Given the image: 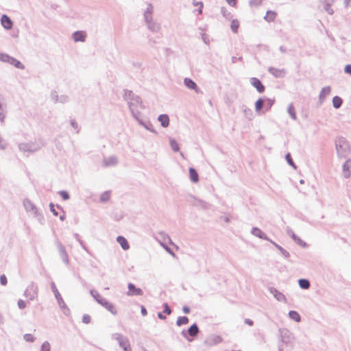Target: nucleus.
<instances>
[{"instance_id": "54", "label": "nucleus", "mask_w": 351, "mask_h": 351, "mask_svg": "<svg viewBox=\"0 0 351 351\" xmlns=\"http://www.w3.org/2000/svg\"><path fill=\"white\" fill-rule=\"evenodd\" d=\"M59 194L64 200H67L70 197L69 193L66 191H60Z\"/></svg>"}, {"instance_id": "27", "label": "nucleus", "mask_w": 351, "mask_h": 351, "mask_svg": "<svg viewBox=\"0 0 351 351\" xmlns=\"http://www.w3.org/2000/svg\"><path fill=\"white\" fill-rule=\"evenodd\" d=\"M241 108V110L243 112L245 117L247 119L252 120L253 119L254 113H253V111L252 110V109L249 108L248 107H247L245 105H242Z\"/></svg>"}, {"instance_id": "50", "label": "nucleus", "mask_w": 351, "mask_h": 351, "mask_svg": "<svg viewBox=\"0 0 351 351\" xmlns=\"http://www.w3.org/2000/svg\"><path fill=\"white\" fill-rule=\"evenodd\" d=\"M40 351H51V346L49 341H45L41 345Z\"/></svg>"}, {"instance_id": "7", "label": "nucleus", "mask_w": 351, "mask_h": 351, "mask_svg": "<svg viewBox=\"0 0 351 351\" xmlns=\"http://www.w3.org/2000/svg\"><path fill=\"white\" fill-rule=\"evenodd\" d=\"M38 295V286L32 282L24 291L23 295L29 300H34Z\"/></svg>"}, {"instance_id": "13", "label": "nucleus", "mask_w": 351, "mask_h": 351, "mask_svg": "<svg viewBox=\"0 0 351 351\" xmlns=\"http://www.w3.org/2000/svg\"><path fill=\"white\" fill-rule=\"evenodd\" d=\"M56 245L58 249V251H59V254H60V256L62 260V261L66 264V265H69V257H68V254H67V252L65 250V247H64V245L59 241H56Z\"/></svg>"}, {"instance_id": "63", "label": "nucleus", "mask_w": 351, "mask_h": 351, "mask_svg": "<svg viewBox=\"0 0 351 351\" xmlns=\"http://www.w3.org/2000/svg\"><path fill=\"white\" fill-rule=\"evenodd\" d=\"M7 144L5 141L0 136V149H5Z\"/></svg>"}, {"instance_id": "4", "label": "nucleus", "mask_w": 351, "mask_h": 351, "mask_svg": "<svg viewBox=\"0 0 351 351\" xmlns=\"http://www.w3.org/2000/svg\"><path fill=\"white\" fill-rule=\"evenodd\" d=\"M44 146L41 140L29 143H21L19 144V149L24 153H34L40 149Z\"/></svg>"}, {"instance_id": "20", "label": "nucleus", "mask_w": 351, "mask_h": 351, "mask_svg": "<svg viewBox=\"0 0 351 351\" xmlns=\"http://www.w3.org/2000/svg\"><path fill=\"white\" fill-rule=\"evenodd\" d=\"M251 233L255 237H257L260 239L268 241L270 242L271 241L269 237L258 228L254 227L251 230Z\"/></svg>"}, {"instance_id": "57", "label": "nucleus", "mask_w": 351, "mask_h": 351, "mask_svg": "<svg viewBox=\"0 0 351 351\" xmlns=\"http://www.w3.org/2000/svg\"><path fill=\"white\" fill-rule=\"evenodd\" d=\"M287 234L291 237V239L294 241L297 238V235L289 228H287Z\"/></svg>"}, {"instance_id": "10", "label": "nucleus", "mask_w": 351, "mask_h": 351, "mask_svg": "<svg viewBox=\"0 0 351 351\" xmlns=\"http://www.w3.org/2000/svg\"><path fill=\"white\" fill-rule=\"evenodd\" d=\"M51 99L54 103L66 104L69 101V97L66 95H58L57 91L51 93Z\"/></svg>"}, {"instance_id": "31", "label": "nucleus", "mask_w": 351, "mask_h": 351, "mask_svg": "<svg viewBox=\"0 0 351 351\" xmlns=\"http://www.w3.org/2000/svg\"><path fill=\"white\" fill-rule=\"evenodd\" d=\"M270 243H271L282 254V255L286 258H288L290 256V254L289 252H287L286 250H285L282 247L277 244L273 241H270Z\"/></svg>"}, {"instance_id": "56", "label": "nucleus", "mask_w": 351, "mask_h": 351, "mask_svg": "<svg viewBox=\"0 0 351 351\" xmlns=\"http://www.w3.org/2000/svg\"><path fill=\"white\" fill-rule=\"evenodd\" d=\"M262 0H250L249 4L250 6H258L261 4Z\"/></svg>"}, {"instance_id": "46", "label": "nucleus", "mask_w": 351, "mask_h": 351, "mask_svg": "<svg viewBox=\"0 0 351 351\" xmlns=\"http://www.w3.org/2000/svg\"><path fill=\"white\" fill-rule=\"evenodd\" d=\"M239 27V22L236 19L232 20L231 22V25H230L232 31L234 33H237Z\"/></svg>"}, {"instance_id": "48", "label": "nucleus", "mask_w": 351, "mask_h": 351, "mask_svg": "<svg viewBox=\"0 0 351 351\" xmlns=\"http://www.w3.org/2000/svg\"><path fill=\"white\" fill-rule=\"evenodd\" d=\"M285 159H286V160H287V163H288L290 166H291L292 167H293V169H295L297 168V167H296L295 164L294 163L293 160H292V158H291V156L290 153H287V154H286V156H285Z\"/></svg>"}, {"instance_id": "34", "label": "nucleus", "mask_w": 351, "mask_h": 351, "mask_svg": "<svg viewBox=\"0 0 351 351\" xmlns=\"http://www.w3.org/2000/svg\"><path fill=\"white\" fill-rule=\"evenodd\" d=\"M298 284L300 287L303 289H308L311 286L309 280L304 278L300 279L298 280Z\"/></svg>"}, {"instance_id": "53", "label": "nucleus", "mask_w": 351, "mask_h": 351, "mask_svg": "<svg viewBox=\"0 0 351 351\" xmlns=\"http://www.w3.org/2000/svg\"><path fill=\"white\" fill-rule=\"evenodd\" d=\"M275 102L274 99H266V110H269Z\"/></svg>"}, {"instance_id": "29", "label": "nucleus", "mask_w": 351, "mask_h": 351, "mask_svg": "<svg viewBox=\"0 0 351 351\" xmlns=\"http://www.w3.org/2000/svg\"><path fill=\"white\" fill-rule=\"evenodd\" d=\"M330 90L331 88L330 86H325L322 89L319 95V99L321 102H322L326 99V97L330 94Z\"/></svg>"}, {"instance_id": "15", "label": "nucleus", "mask_w": 351, "mask_h": 351, "mask_svg": "<svg viewBox=\"0 0 351 351\" xmlns=\"http://www.w3.org/2000/svg\"><path fill=\"white\" fill-rule=\"evenodd\" d=\"M269 291L270 293L272 294L273 296L278 301L282 302H285V303L287 302V298H286L285 295L282 293H281L278 290H277L276 288L270 287L269 289Z\"/></svg>"}, {"instance_id": "45", "label": "nucleus", "mask_w": 351, "mask_h": 351, "mask_svg": "<svg viewBox=\"0 0 351 351\" xmlns=\"http://www.w3.org/2000/svg\"><path fill=\"white\" fill-rule=\"evenodd\" d=\"M75 239L79 242L81 247L88 254H90V252L88 249L86 247L83 241L80 239V235L77 233L74 234Z\"/></svg>"}, {"instance_id": "17", "label": "nucleus", "mask_w": 351, "mask_h": 351, "mask_svg": "<svg viewBox=\"0 0 351 351\" xmlns=\"http://www.w3.org/2000/svg\"><path fill=\"white\" fill-rule=\"evenodd\" d=\"M147 27L149 30L154 33H157L160 29V25L155 20L152 19L145 22Z\"/></svg>"}, {"instance_id": "24", "label": "nucleus", "mask_w": 351, "mask_h": 351, "mask_svg": "<svg viewBox=\"0 0 351 351\" xmlns=\"http://www.w3.org/2000/svg\"><path fill=\"white\" fill-rule=\"evenodd\" d=\"M1 23L5 29H10L12 27L13 23L10 18L6 14L2 15L1 18Z\"/></svg>"}, {"instance_id": "19", "label": "nucleus", "mask_w": 351, "mask_h": 351, "mask_svg": "<svg viewBox=\"0 0 351 351\" xmlns=\"http://www.w3.org/2000/svg\"><path fill=\"white\" fill-rule=\"evenodd\" d=\"M343 177L349 178L351 176V158L348 159L342 167Z\"/></svg>"}, {"instance_id": "33", "label": "nucleus", "mask_w": 351, "mask_h": 351, "mask_svg": "<svg viewBox=\"0 0 351 351\" xmlns=\"http://www.w3.org/2000/svg\"><path fill=\"white\" fill-rule=\"evenodd\" d=\"M9 64L14 65L16 68L20 69H24L25 66L18 60L11 56L10 58Z\"/></svg>"}, {"instance_id": "14", "label": "nucleus", "mask_w": 351, "mask_h": 351, "mask_svg": "<svg viewBox=\"0 0 351 351\" xmlns=\"http://www.w3.org/2000/svg\"><path fill=\"white\" fill-rule=\"evenodd\" d=\"M268 72L276 78H282L286 75V70L285 69H277L270 66L267 69Z\"/></svg>"}, {"instance_id": "12", "label": "nucleus", "mask_w": 351, "mask_h": 351, "mask_svg": "<svg viewBox=\"0 0 351 351\" xmlns=\"http://www.w3.org/2000/svg\"><path fill=\"white\" fill-rule=\"evenodd\" d=\"M51 287L52 291L54 293L55 298L57 300L59 306L61 308H66V305L65 302H64L60 293H59V291L53 282H52L51 283Z\"/></svg>"}, {"instance_id": "47", "label": "nucleus", "mask_w": 351, "mask_h": 351, "mask_svg": "<svg viewBox=\"0 0 351 351\" xmlns=\"http://www.w3.org/2000/svg\"><path fill=\"white\" fill-rule=\"evenodd\" d=\"M112 337L114 339H116L118 341L119 344L120 343L121 341H124L128 339L126 337H124L123 335L120 333H114L113 334Z\"/></svg>"}, {"instance_id": "5", "label": "nucleus", "mask_w": 351, "mask_h": 351, "mask_svg": "<svg viewBox=\"0 0 351 351\" xmlns=\"http://www.w3.org/2000/svg\"><path fill=\"white\" fill-rule=\"evenodd\" d=\"M90 293L94 299L97 302V303L104 306L112 315H116L117 314V311L116 310L115 306L109 302L107 300L104 298L97 291L95 290H90Z\"/></svg>"}, {"instance_id": "59", "label": "nucleus", "mask_w": 351, "mask_h": 351, "mask_svg": "<svg viewBox=\"0 0 351 351\" xmlns=\"http://www.w3.org/2000/svg\"><path fill=\"white\" fill-rule=\"evenodd\" d=\"M294 241L296 242L300 246L305 247L306 245V243L298 237H297Z\"/></svg>"}, {"instance_id": "9", "label": "nucleus", "mask_w": 351, "mask_h": 351, "mask_svg": "<svg viewBox=\"0 0 351 351\" xmlns=\"http://www.w3.org/2000/svg\"><path fill=\"white\" fill-rule=\"evenodd\" d=\"M199 332V329L197 326V325L195 323L192 324L187 330H183L181 332V335L183 337L186 339L188 341H191L192 339H189L188 335H190L192 337H196L198 333Z\"/></svg>"}, {"instance_id": "2", "label": "nucleus", "mask_w": 351, "mask_h": 351, "mask_svg": "<svg viewBox=\"0 0 351 351\" xmlns=\"http://www.w3.org/2000/svg\"><path fill=\"white\" fill-rule=\"evenodd\" d=\"M123 98L125 101H128V107L131 112L132 109H134V111H138V106H140L142 108H144L142 104V100L141 97L134 94L132 90H125Z\"/></svg>"}, {"instance_id": "43", "label": "nucleus", "mask_w": 351, "mask_h": 351, "mask_svg": "<svg viewBox=\"0 0 351 351\" xmlns=\"http://www.w3.org/2000/svg\"><path fill=\"white\" fill-rule=\"evenodd\" d=\"M196 202L194 204L196 206H201L204 209H208L209 208V204L204 200L201 199H195Z\"/></svg>"}, {"instance_id": "44", "label": "nucleus", "mask_w": 351, "mask_h": 351, "mask_svg": "<svg viewBox=\"0 0 351 351\" xmlns=\"http://www.w3.org/2000/svg\"><path fill=\"white\" fill-rule=\"evenodd\" d=\"M264 105V100L262 98H259L255 103V110L257 112H260Z\"/></svg>"}, {"instance_id": "25", "label": "nucleus", "mask_w": 351, "mask_h": 351, "mask_svg": "<svg viewBox=\"0 0 351 351\" xmlns=\"http://www.w3.org/2000/svg\"><path fill=\"white\" fill-rule=\"evenodd\" d=\"M184 84L188 88L191 90H194L197 93L198 92L199 88L196 83L191 78L185 77L184 79Z\"/></svg>"}, {"instance_id": "42", "label": "nucleus", "mask_w": 351, "mask_h": 351, "mask_svg": "<svg viewBox=\"0 0 351 351\" xmlns=\"http://www.w3.org/2000/svg\"><path fill=\"white\" fill-rule=\"evenodd\" d=\"M276 17V13L273 11L269 10L267 12L266 15L265 16L264 19L268 21L271 22L273 21L275 19Z\"/></svg>"}, {"instance_id": "36", "label": "nucleus", "mask_w": 351, "mask_h": 351, "mask_svg": "<svg viewBox=\"0 0 351 351\" xmlns=\"http://www.w3.org/2000/svg\"><path fill=\"white\" fill-rule=\"evenodd\" d=\"M287 112L289 113V114L290 115L291 118L293 120H296V119H297V116H296V113H295V108H294V106H293V104H290L288 106V108H287Z\"/></svg>"}, {"instance_id": "55", "label": "nucleus", "mask_w": 351, "mask_h": 351, "mask_svg": "<svg viewBox=\"0 0 351 351\" xmlns=\"http://www.w3.org/2000/svg\"><path fill=\"white\" fill-rule=\"evenodd\" d=\"M163 308H164V310H163L164 313H166L167 315H170L171 313V312H172L171 309L167 303L163 304Z\"/></svg>"}, {"instance_id": "58", "label": "nucleus", "mask_w": 351, "mask_h": 351, "mask_svg": "<svg viewBox=\"0 0 351 351\" xmlns=\"http://www.w3.org/2000/svg\"><path fill=\"white\" fill-rule=\"evenodd\" d=\"M90 320H91V318H90V316L87 315V314H85L83 315L82 317V322L84 323V324H89L90 322Z\"/></svg>"}, {"instance_id": "60", "label": "nucleus", "mask_w": 351, "mask_h": 351, "mask_svg": "<svg viewBox=\"0 0 351 351\" xmlns=\"http://www.w3.org/2000/svg\"><path fill=\"white\" fill-rule=\"evenodd\" d=\"M49 208H50L51 212L53 214V215H55V216H58V213L55 209V206H54V204L53 203H50L49 204Z\"/></svg>"}, {"instance_id": "39", "label": "nucleus", "mask_w": 351, "mask_h": 351, "mask_svg": "<svg viewBox=\"0 0 351 351\" xmlns=\"http://www.w3.org/2000/svg\"><path fill=\"white\" fill-rule=\"evenodd\" d=\"M189 318L186 316L178 317L176 321V325L178 326H181L182 325L186 324L189 323Z\"/></svg>"}, {"instance_id": "49", "label": "nucleus", "mask_w": 351, "mask_h": 351, "mask_svg": "<svg viewBox=\"0 0 351 351\" xmlns=\"http://www.w3.org/2000/svg\"><path fill=\"white\" fill-rule=\"evenodd\" d=\"M70 124L72 126V128L75 130V132L78 134L80 131V127L76 122V121L74 119H71Z\"/></svg>"}, {"instance_id": "64", "label": "nucleus", "mask_w": 351, "mask_h": 351, "mask_svg": "<svg viewBox=\"0 0 351 351\" xmlns=\"http://www.w3.org/2000/svg\"><path fill=\"white\" fill-rule=\"evenodd\" d=\"M344 72L351 75V64H346L344 67Z\"/></svg>"}, {"instance_id": "62", "label": "nucleus", "mask_w": 351, "mask_h": 351, "mask_svg": "<svg viewBox=\"0 0 351 351\" xmlns=\"http://www.w3.org/2000/svg\"><path fill=\"white\" fill-rule=\"evenodd\" d=\"M18 306L21 309H23L26 307V303L23 300H19L18 301Z\"/></svg>"}, {"instance_id": "11", "label": "nucleus", "mask_w": 351, "mask_h": 351, "mask_svg": "<svg viewBox=\"0 0 351 351\" xmlns=\"http://www.w3.org/2000/svg\"><path fill=\"white\" fill-rule=\"evenodd\" d=\"M128 291L126 293L128 296H141L143 295V291L141 289L137 288L135 285L132 282L128 285Z\"/></svg>"}, {"instance_id": "61", "label": "nucleus", "mask_w": 351, "mask_h": 351, "mask_svg": "<svg viewBox=\"0 0 351 351\" xmlns=\"http://www.w3.org/2000/svg\"><path fill=\"white\" fill-rule=\"evenodd\" d=\"M0 283L3 286L7 285V278L4 274L0 276Z\"/></svg>"}, {"instance_id": "30", "label": "nucleus", "mask_w": 351, "mask_h": 351, "mask_svg": "<svg viewBox=\"0 0 351 351\" xmlns=\"http://www.w3.org/2000/svg\"><path fill=\"white\" fill-rule=\"evenodd\" d=\"M189 176L190 179L193 182L196 183L199 181V175L194 168H189Z\"/></svg>"}, {"instance_id": "28", "label": "nucleus", "mask_w": 351, "mask_h": 351, "mask_svg": "<svg viewBox=\"0 0 351 351\" xmlns=\"http://www.w3.org/2000/svg\"><path fill=\"white\" fill-rule=\"evenodd\" d=\"M158 120L163 128H167L169 125V117L167 114H162L159 115Z\"/></svg>"}, {"instance_id": "23", "label": "nucleus", "mask_w": 351, "mask_h": 351, "mask_svg": "<svg viewBox=\"0 0 351 351\" xmlns=\"http://www.w3.org/2000/svg\"><path fill=\"white\" fill-rule=\"evenodd\" d=\"M319 2L326 12L329 14H333V10L330 7L334 3L335 0H319Z\"/></svg>"}, {"instance_id": "22", "label": "nucleus", "mask_w": 351, "mask_h": 351, "mask_svg": "<svg viewBox=\"0 0 351 351\" xmlns=\"http://www.w3.org/2000/svg\"><path fill=\"white\" fill-rule=\"evenodd\" d=\"M154 12V6L152 3H148L146 10L144 11L143 17L145 22L154 19L152 17Z\"/></svg>"}, {"instance_id": "32", "label": "nucleus", "mask_w": 351, "mask_h": 351, "mask_svg": "<svg viewBox=\"0 0 351 351\" xmlns=\"http://www.w3.org/2000/svg\"><path fill=\"white\" fill-rule=\"evenodd\" d=\"M4 101V98L2 95L0 94V121L3 123L4 121V119L5 117V109L3 106V103Z\"/></svg>"}, {"instance_id": "37", "label": "nucleus", "mask_w": 351, "mask_h": 351, "mask_svg": "<svg viewBox=\"0 0 351 351\" xmlns=\"http://www.w3.org/2000/svg\"><path fill=\"white\" fill-rule=\"evenodd\" d=\"M119 345L123 350V351H132L128 339L124 341H121Z\"/></svg>"}, {"instance_id": "41", "label": "nucleus", "mask_w": 351, "mask_h": 351, "mask_svg": "<svg viewBox=\"0 0 351 351\" xmlns=\"http://www.w3.org/2000/svg\"><path fill=\"white\" fill-rule=\"evenodd\" d=\"M169 144L173 152H178L180 150L179 145L175 139L170 138Z\"/></svg>"}, {"instance_id": "38", "label": "nucleus", "mask_w": 351, "mask_h": 351, "mask_svg": "<svg viewBox=\"0 0 351 351\" xmlns=\"http://www.w3.org/2000/svg\"><path fill=\"white\" fill-rule=\"evenodd\" d=\"M289 317L290 319L298 322L301 320L300 315L299 313L295 311H290L289 312Z\"/></svg>"}, {"instance_id": "26", "label": "nucleus", "mask_w": 351, "mask_h": 351, "mask_svg": "<svg viewBox=\"0 0 351 351\" xmlns=\"http://www.w3.org/2000/svg\"><path fill=\"white\" fill-rule=\"evenodd\" d=\"M117 241L119 243L123 250H127L130 248V245L124 237L118 236L117 237Z\"/></svg>"}, {"instance_id": "51", "label": "nucleus", "mask_w": 351, "mask_h": 351, "mask_svg": "<svg viewBox=\"0 0 351 351\" xmlns=\"http://www.w3.org/2000/svg\"><path fill=\"white\" fill-rule=\"evenodd\" d=\"M10 58L11 56L8 54L0 53V61L1 62L9 63Z\"/></svg>"}, {"instance_id": "52", "label": "nucleus", "mask_w": 351, "mask_h": 351, "mask_svg": "<svg viewBox=\"0 0 351 351\" xmlns=\"http://www.w3.org/2000/svg\"><path fill=\"white\" fill-rule=\"evenodd\" d=\"M23 339L27 342H34L35 341V337L32 334H25Z\"/></svg>"}, {"instance_id": "6", "label": "nucleus", "mask_w": 351, "mask_h": 351, "mask_svg": "<svg viewBox=\"0 0 351 351\" xmlns=\"http://www.w3.org/2000/svg\"><path fill=\"white\" fill-rule=\"evenodd\" d=\"M23 206L25 208V210L27 213H31L32 215L34 217L38 218V219L40 221V218L42 217V215L38 212V208L36 206L32 203V201H30L29 199H25L23 201Z\"/></svg>"}, {"instance_id": "18", "label": "nucleus", "mask_w": 351, "mask_h": 351, "mask_svg": "<svg viewBox=\"0 0 351 351\" xmlns=\"http://www.w3.org/2000/svg\"><path fill=\"white\" fill-rule=\"evenodd\" d=\"M118 164V159L116 156H112L105 158L102 162V166L105 167H114Z\"/></svg>"}, {"instance_id": "21", "label": "nucleus", "mask_w": 351, "mask_h": 351, "mask_svg": "<svg viewBox=\"0 0 351 351\" xmlns=\"http://www.w3.org/2000/svg\"><path fill=\"white\" fill-rule=\"evenodd\" d=\"M86 38V33L84 31H75L72 34V38L75 42H84Z\"/></svg>"}, {"instance_id": "35", "label": "nucleus", "mask_w": 351, "mask_h": 351, "mask_svg": "<svg viewBox=\"0 0 351 351\" xmlns=\"http://www.w3.org/2000/svg\"><path fill=\"white\" fill-rule=\"evenodd\" d=\"M343 103L342 99L339 96H335L332 99V106L335 109L339 108Z\"/></svg>"}, {"instance_id": "1", "label": "nucleus", "mask_w": 351, "mask_h": 351, "mask_svg": "<svg viewBox=\"0 0 351 351\" xmlns=\"http://www.w3.org/2000/svg\"><path fill=\"white\" fill-rule=\"evenodd\" d=\"M294 346V337L293 334L286 328L278 330V351H291Z\"/></svg>"}, {"instance_id": "3", "label": "nucleus", "mask_w": 351, "mask_h": 351, "mask_svg": "<svg viewBox=\"0 0 351 351\" xmlns=\"http://www.w3.org/2000/svg\"><path fill=\"white\" fill-rule=\"evenodd\" d=\"M335 147L339 158H346L350 154V145L344 137L341 136L336 139Z\"/></svg>"}, {"instance_id": "40", "label": "nucleus", "mask_w": 351, "mask_h": 351, "mask_svg": "<svg viewBox=\"0 0 351 351\" xmlns=\"http://www.w3.org/2000/svg\"><path fill=\"white\" fill-rule=\"evenodd\" d=\"M110 198V191H106L104 193H102L100 195V201L101 202H107Z\"/></svg>"}, {"instance_id": "16", "label": "nucleus", "mask_w": 351, "mask_h": 351, "mask_svg": "<svg viewBox=\"0 0 351 351\" xmlns=\"http://www.w3.org/2000/svg\"><path fill=\"white\" fill-rule=\"evenodd\" d=\"M250 84L254 86L258 93H263L265 91V86L262 84L261 80L256 77L250 78Z\"/></svg>"}, {"instance_id": "8", "label": "nucleus", "mask_w": 351, "mask_h": 351, "mask_svg": "<svg viewBox=\"0 0 351 351\" xmlns=\"http://www.w3.org/2000/svg\"><path fill=\"white\" fill-rule=\"evenodd\" d=\"M132 114L133 117L138 121V124L143 126L147 130L151 131L152 132H156L154 130L152 124L149 121H144L142 120L140 117L139 111H134V109H132Z\"/></svg>"}]
</instances>
